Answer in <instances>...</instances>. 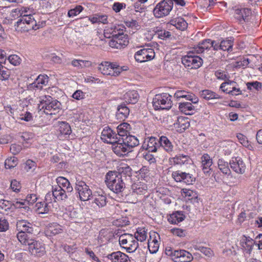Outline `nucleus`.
I'll return each instance as SVG.
<instances>
[{"instance_id":"f257e3e1","label":"nucleus","mask_w":262,"mask_h":262,"mask_svg":"<svg viewBox=\"0 0 262 262\" xmlns=\"http://www.w3.org/2000/svg\"><path fill=\"white\" fill-rule=\"evenodd\" d=\"M139 144V141L136 137L128 135L125 138L119 139L118 143L113 146V150L117 155L123 156L130 152L132 149Z\"/></svg>"},{"instance_id":"f03ea898","label":"nucleus","mask_w":262,"mask_h":262,"mask_svg":"<svg viewBox=\"0 0 262 262\" xmlns=\"http://www.w3.org/2000/svg\"><path fill=\"white\" fill-rule=\"evenodd\" d=\"M124 177L117 171H109L105 175V182L111 190L118 193L122 192L125 187Z\"/></svg>"},{"instance_id":"7ed1b4c3","label":"nucleus","mask_w":262,"mask_h":262,"mask_svg":"<svg viewBox=\"0 0 262 262\" xmlns=\"http://www.w3.org/2000/svg\"><path fill=\"white\" fill-rule=\"evenodd\" d=\"M38 107L43 109L45 114L50 115H56L61 110V103L50 96H45L40 101Z\"/></svg>"},{"instance_id":"20e7f679","label":"nucleus","mask_w":262,"mask_h":262,"mask_svg":"<svg viewBox=\"0 0 262 262\" xmlns=\"http://www.w3.org/2000/svg\"><path fill=\"white\" fill-rule=\"evenodd\" d=\"M98 70L103 75L118 76L121 72L127 70V67H120L116 63L108 61L102 62L98 67Z\"/></svg>"},{"instance_id":"39448f33","label":"nucleus","mask_w":262,"mask_h":262,"mask_svg":"<svg viewBox=\"0 0 262 262\" xmlns=\"http://www.w3.org/2000/svg\"><path fill=\"white\" fill-rule=\"evenodd\" d=\"M171 96L168 93L156 95L153 98L152 104L155 110H169L172 105Z\"/></svg>"},{"instance_id":"423d86ee","label":"nucleus","mask_w":262,"mask_h":262,"mask_svg":"<svg viewBox=\"0 0 262 262\" xmlns=\"http://www.w3.org/2000/svg\"><path fill=\"white\" fill-rule=\"evenodd\" d=\"M119 242L120 246L129 253L135 252L139 246L135 236L130 234L125 233L121 235Z\"/></svg>"},{"instance_id":"0eeeda50","label":"nucleus","mask_w":262,"mask_h":262,"mask_svg":"<svg viewBox=\"0 0 262 262\" xmlns=\"http://www.w3.org/2000/svg\"><path fill=\"white\" fill-rule=\"evenodd\" d=\"M172 7V0H163L157 4L154 9V14L157 18L166 16L169 14Z\"/></svg>"},{"instance_id":"6e6552de","label":"nucleus","mask_w":262,"mask_h":262,"mask_svg":"<svg viewBox=\"0 0 262 262\" xmlns=\"http://www.w3.org/2000/svg\"><path fill=\"white\" fill-rule=\"evenodd\" d=\"M128 43V36L121 32H118L117 35H114L109 41V46L112 48L121 49L126 47Z\"/></svg>"},{"instance_id":"1a4fd4ad","label":"nucleus","mask_w":262,"mask_h":262,"mask_svg":"<svg viewBox=\"0 0 262 262\" xmlns=\"http://www.w3.org/2000/svg\"><path fill=\"white\" fill-rule=\"evenodd\" d=\"M75 189L79 194V199L82 201H86L90 199L93 195L92 190L86 183L82 181H77Z\"/></svg>"},{"instance_id":"9d476101","label":"nucleus","mask_w":262,"mask_h":262,"mask_svg":"<svg viewBox=\"0 0 262 262\" xmlns=\"http://www.w3.org/2000/svg\"><path fill=\"white\" fill-rule=\"evenodd\" d=\"M182 62L186 68L196 69L202 65L203 60L198 56L187 55L182 58Z\"/></svg>"},{"instance_id":"9b49d317","label":"nucleus","mask_w":262,"mask_h":262,"mask_svg":"<svg viewBox=\"0 0 262 262\" xmlns=\"http://www.w3.org/2000/svg\"><path fill=\"white\" fill-rule=\"evenodd\" d=\"M155 52L151 48H144L140 50L135 55V58L140 62H143L150 60L155 57Z\"/></svg>"},{"instance_id":"f8f14e48","label":"nucleus","mask_w":262,"mask_h":262,"mask_svg":"<svg viewBox=\"0 0 262 262\" xmlns=\"http://www.w3.org/2000/svg\"><path fill=\"white\" fill-rule=\"evenodd\" d=\"M101 139L104 142L112 144V147L118 143L119 139L116 132L110 128H104L101 133Z\"/></svg>"},{"instance_id":"ddd939ff","label":"nucleus","mask_w":262,"mask_h":262,"mask_svg":"<svg viewBox=\"0 0 262 262\" xmlns=\"http://www.w3.org/2000/svg\"><path fill=\"white\" fill-rule=\"evenodd\" d=\"M28 246H29V250L32 255L40 256L45 253L43 245L38 241L32 239V241H30V243Z\"/></svg>"},{"instance_id":"4468645a","label":"nucleus","mask_w":262,"mask_h":262,"mask_svg":"<svg viewBox=\"0 0 262 262\" xmlns=\"http://www.w3.org/2000/svg\"><path fill=\"white\" fill-rule=\"evenodd\" d=\"M231 168L238 174H243L245 172L246 165L241 158H232L230 161Z\"/></svg>"},{"instance_id":"2eb2a0df","label":"nucleus","mask_w":262,"mask_h":262,"mask_svg":"<svg viewBox=\"0 0 262 262\" xmlns=\"http://www.w3.org/2000/svg\"><path fill=\"white\" fill-rule=\"evenodd\" d=\"M142 147L149 152H155L160 147L159 139L153 137L148 138L145 140Z\"/></svg>"},{"instance_id":"dca6fc26","label":"nucleus","mask_w":262,"mask_h":262,"mask_svg":"<svg viewBox=\"0 0 262 262\" xmlns=\"http://www.w3.org/2000/svg\"><path fill=\"white\" fill-rule=\"evenodd\" d=\"M93 198L92 204H95L99 208L105 206L107 203L106 194L102 190L94 192L92 196Z\"/></svg>"},{"instance_id":"f3484780","label":"nucleus","mask_w":262,"mask_h":262,"mask_svg":"<svg viewBox=\"0 0 262 262\" xmlns=\"http://www.w3.org/2000/svg\"><path fill=\"white\" fill-rule=\"evenodd\" d=\"M105 258L111 262H130L128 256L120 251L109 254L105 256Z\"/></svg>"},{"instance_id":"a211bd4d","label":"nucleus","mask_w":262,"mask_h":262,"mask_svg":"<svg viewBox=\"0 0 262 262\" xmlns=\"http://www.w3.org/2000/svg\"><path fill=\"white\" fill-rule=\"evenodd\" d=\"M172 254L178 262H189L193 258L191 253L184 250H175Z\"/></svg>"},{"instance_id":"6ab92c4d","label":"nucleus","mask_w":262,"mask_h":262,"mask_svg":"<svg viewBox=\"0 0 262 262\" xmlns=\"http://www.w3.org/2000/svg\"><path fill=\"white\" fill-rule=\"evenodd\" d=\"M16 228L18 231L28 233H32L34 230L33 225L27 220H19L16 223Z\"/></svg>"},{"instance_id":"aec40b11","label":"nucleus","mask_w":262,"mask_h":262,"mask_svg":"<svg viewBox=\"0 0 262 262\" xmlns=\"http://www.w3.org/2000/svg\"><path fill=\"white\" fill-rule=\"evenodd\" d=\"M174 96L177 99L185 98L194 104L197 103L199 101V98L194 95L185 91H177L174 93Z\"/></svg>"},{"instance_id":"412c9836","label":"nucleus","mask_w":262,"mask_h":262,"mask_svg":"<svg viewBox=\"0 0 262 262\" xmlns=\"http://www.w3.org/2000/svg\"><path fill=\"white\" fill-rule=\"evenodd\" d=\"M251 14V10L248 8H241L235 10V17L240 21H248Z\"/></svg>"},{"instance_id":"4be33fe9","label":"nucleus","mask_w":262,"mask_h":262,"mask_svg":"<svg viewBox=\"0 0 262 262\" xmlns=\"http://www.w3.org/2000/svg\"><path fill=\"white\" fill-rule=\"evenodd\" d=\"M48 77L47 75H39L34 82L29 85L30 89H41L43 85H46L48 82Z\"/></svg>"},{"instance_id":"5701e85b","label":"nucleus","mask_w":262,"mask_h":262,"mask_svg":"<svg viewBox=\"0 0 262 262\" xmlns=\"http://www.w3.org/2000/svg\"><path fill=\"white\" fill-rule=\"evenodd\" d=\"M171 163L174 164L184 165V164H191L192 161L188 155H176L174 157L170 159Z\"/></svg>"},{"instance_id":"b1692460","label":"nucleus","mask_w":262,"mask_h":262,"mask_svg":"<svg viewBox=\"0 0 262 262\" xmlns=\"http://www.w3.org/2000/svg\"><path fill=\"white\" fill-rule=\"evenodd\" d=\"M67 190L60 186L52 187V194L56 201L64 200L68 198Z\"/></svg>"},{"instance_id":"393cba45","label":"nucleus","mask_w":262,"mask_h":262,"mask_svg":"<svg viewBox=\"0 0 262 262\" xmlns=\"http://www.w3.org/2000/svg\"><path fill=\"white\" fill-rule=\"evenodd\" d=\"M202 169L205 173H208L211 170L212 160L208 154H204L201 157Z\"/></svg>"},{"instance_id":"a878e982","label":"nucleus","mask_w":262,"mask_h":262,"mask_svg":"<svg viewBox=\"0 0 262 262\" xmlns=\"http://www.w3.org/2000/svg\"><path fill=\"white\" fill-rule=\"evenodd\" d=\"M130 129V125L127 123H123L119 124L117 127V136L118 139L125 138L127 135Z\"/></svg>"},{"instance_id":"bb28decb","label":"nucleus","mask_w":262,"mask_h":262,"mask_svg":"<svg viewBox=\"0 0 262 262\" xmlns=\"http://www.w3.org/2000/svg\"><path fill=\"white\" fill-rule=\"evenodd\" d=\"M138 98L139 95L135 91H128L124 95V99L128 103L135 104Z\"/></svg>"},{"instance_id":"cd10ccee","label":"nucleus","mask_w":262,"mask_h":262,"mask_svg":"<svg viewBox=\"0 0 262 262\" xmlns=\"http://www.w3.org/2000/svg\"><path fill=\"white\" fill-rule=\"evenodd\" d=\"M56 182L58 185L56 186H60V187H63L67 190V192H71L72 191L73 187L71 185L68 179L64 177H59L56 179Z\"/></svg>"},{"instance_id":"c85d7f7f","label":"nucleus","mask_w":262,"mask_h":262,"mask_svg":"<svg viewBox=\"0 0 262 262\" xmlns=\"http://www.w3.org/2000/svg\"><path fill=\"white\" fill-rule=\"evenodd\" d=\"M171 25L177 29L183 31L187 28L188 24L182 17H177L170 20Z\"/></svg>"},{"instance_id":"c756f323","label":"nucleus","mask_w":262,"mask_h":262,"mask_svg":"<svg viewBox=\"0 0 262 262\" xmlns=\"http://www.w3.org/2000/svg\"><path fill=\"white\" fill-rule=\"evenodd\" d=\"M180 111L186 115H191L194 110V106L190 102H181L179 103Z\"/></svg>"},{"instance_id":"7c9ffc66","label":"nucleus","mask_w":262,"mask_h":262,"mask_svg":"<svg viewBox=\"0 0 262 262\" xmlns=\"http://www.w3.org/2000/svg\"><path fill=\"white\" fill-rule=\"evenodd\" d=\"M160 145L168 153L172 152L173 146L169 140L165 136H162L159 139Z\"/></svg>"},{"instance_id":"2f4dec72","label":"nucleus","mask_w":262,"mask_h":262,"mask_svg":"<svg viewBox=\"0 0 262 262\" xmlns=\"http://www.w3.org/2000/svg\"><path fill=\"white\" fill-rule=\"evenodd\" d=\"M211 39H205L194 48V51L198 54L203 53L205 50H207L211 47Z\"/></svg>"},{"instance_id":"473e14b6","label":"nucleus","mask_w":262,"mask_h":262,"mask_svg":"<svg viewBox=\"0 0 262 262\" xmlns=\"http://www.w3.org/2000/svg\"><path fill=\"white\" fill-rule=\"evenodd\" d=\"M185 215L181 212L177 211L172 213L168 219V221L171 224H177L183 221Z\"/></svg>"},{"instance_id":"72a5a7b5","label":"nucleus","mask_w":262,"mask_h":262,"mask_svg":"<svg viewBox=\"0 0 262 262\" xmlns=\"http://www.w3.org/2000/svg\"><path fill=\"white\" fill-rule=\"evenodd\" d=\"M129 113V108L124 104H121L118 106L116 116L120 119H124L126 118Z\"/></svg>"},{"instance_id":"f704fd0d","label":"nucleus","mask_w":262,"mask_h":262,"mask_svg":"<svg viewBox=\"0 0 262 262\" xmlns=\"http://www.w3.org/2000/svg\"><path fill=\"white\" fill-rule=\"evenodd\" d=\"M15 30L17 32H28L30 30L33 29V26H28L27 24L23 21L21 19H19L15 25Z\"/></svg>"},{"instance_id":"c9c22d12","label":"nucleus","mask_w":262,"mask_h":262,"mask_svg":"<svg viewBox=\"0 0 262 262\" xmlns=\"http://www.w3.org/2000/svg\"><path fill=\"white\" fill-rule=\"evenodd\" d=\"M234 84H235L234 81L228 80V81L222 83L220 88L223 92L234 95V94H233L232 86H233Z\"/></svg>"},{"instance_id":"e433bc0d","label":"nucleus","mask_w":262,"mask_h":262,"mask_svg":"<svg viewBox=\"0 0 262 262\" xmlns=\"http://www.w3.org/2000/svg\"><path fill=\"white\" fill-rule=\"evenodd\" d=\"M176 127L180 128V130H185L190 125L189 122L187 118L183 117H178L177 121L174 123Z\"/></svg>"},{"instance_id":"4c0bfd02","label":"nucleus","mask_w":262,"mask_h":262,"mask_svg":"<svg viewBox=\"0 0 262 262\" xmlns=\"http://www.w3.org/2000/svg\"><path fill=\"white\" fill-rule=\"evenodd\" d=\"M147 233L144 228H139L135 233L134 236L136 240L140 242H143L146 240L147 237Z\"/></svg>"},{"instance_id":"58836bf2","label":"nucleus","mask_w":262,"mask_h":262,"mask_svg":"<svg viewBox=\"0 0 262 262\" xmlns=\"http://www.w3.org/2000/svg\"><path fill=\"white\" fill-rule=\"evenodd\" d=\"M119 26H112L111 27L104 30V35L106 38H110L114 37V35H117L118 32H121Z\"/></svg>"},{"instance_id":"ea45409f","label":"nucleus","mask_w":262,"mask_h":262,"mask_svg":"<svg viewBox=\"0 0 262 262\" xmlns=\"http://www.w3.org/2000/svg\"><path fill=\"white\" fill-rule=\"evenodd\" d=\"M146 187L140 182L135 183L132 185L133 192L137 194H144L146 191Z\"/></svg>"},{"instance_id":"a19ab883","label":"nucleus","mask_w":262,"mask_h":262,"mask_svg":"<svg viewBox=\"0 0 262 262\" xmlns=\"http://www.w3.org/2000/svg\"><path fill=\"white\" fill-rule=\"evenodd\" d=\"M201 96L206 100L221 98L220 95L208 90L202 91L201 92Z\"/></svg>"},{"instance_id":"79ce46f5","label":"nucleus","mask_w":262,"mask_h":262,"mask_svg":"<svg viewBox=\"0 0 262 262\" xmlns=\"http://www.w3.org/2000/svg\"><path fill=\"white\" fill-rule=\"evenodd\" d=\"M59 131L62 135H70L71 132L70 125L66 122H60L59 123Z\"/></svg>"},{"instance_id":"37998d69","label":"nucleus","mask_w":262,"mask_h":262,"mask_svg":"<svg viewBox=\"0 0 262 262\" xmlns=\"http://www.w3.org/2000/svg\"><path fill=\"white\" fill-rule=\"evenodd\" d=\"M72 65L78 69L90 67L91 65L90 61L83 60L74 59L71 62Z\"/></svg>"},{"instance_id":"c03bdc74","label":"nucleus","mask_w":262,"mask_h":262,"mask_svg":"<svg viewBox=\"0 0 262 262\" xmlns=\"http://www.w3.org/2000/svg\"><path fill=\"white\" fill-rule=\"evenodd\" d=\"M0 207L6 212H12L14 211V207L12 205V202L7 200H0Z\"/></svg>"},{"instance_id":"a18cd8bd","label":"nucleus","mask_w":262,"mask_h":262,"mask_svg":"<svg viewBox=\"0 0 262 262\" xmlns=\"http://www.w3.org/2000/svg\"><path fill=\"white\" fill-rule=\"evenodd\" d=\"M254 244V242L252 238L244 236V239H243V247L246 250L248 251L249 253H250L253 248Z\"/></svg>"},{"instance_id":"49530a36","label":"nucleus","mask_w":262,"mask_h":262,"mask_svg":"<svg viewBox=\"0 0 262 262\" xmlns=\"http://www.w3.org/2000/svg\"><path fill=\"white\" fill-rule=\"evenodd\" d=\"M17 238L18 240L23 245H28L30 243V241H32V238L28 237L26 232L19 231L17 234Z\"/></svg>"},{"instance_id":"de8ad7c7","label":"nucleus","mask_w":262,"mask_h":262,"mask_svg":"<svg viewBox=\"0 0 262 262\" xmlns=\"http://www.w3.org/2000/svg\"><path fill=\"white\" fill-rule=\"evenodd\" d=\"M233 47V40L228 39L223 40L220 42V49L223 51H232Z\"/></svg>"},{"instance_id":"09e8293b","label":"nucleus","mask_w":262,"mask_h":262,"mask_svg":"<svg viewBox=\"0 0 262 262\" xmlns=\"http://www.w3.org/2000/svg\"><path fill=\"white\" fill-rule=\"evenodd\" d=\"M218 166L220 170L224 174H229L230 170L229 168L228 163L222 159H219L218 161Z\"/></svg>"},{"instance_id":"8fccbe9b","label":"nucleus","mask_w":262,"mask_h":262,"mask_svg":"<svg viewBox=\"0 0 262 262\" xmlns=\"http://www.w3.org/2000/svg\"><path fill=\"white\" fill-rule=\"evenodd\" d=\"M148 249L151 253H156L159 247L158 242L156 239H153L151 241L148 242Z\"/></svg>"},{"instance_id":"3c124183","label":"nucleus","mask_w":262,"mask_h":262,"mask_svg":"<svg viewBox=\"0 0 262 262\" xmlns=\"http://www.w3.org/2000/svg\"><path fill=\"white\" fill-rule=\"evenodd\" d=\"M17 159L13 157L6 160L5 166L6 168L11 169L15 167L17 165Z\"/></svg>"},{"instance_id":"603ef678","label":"nucleus","mask_w":262,"mask_h":262,"mask_svg":"<svg viewBox=\"0 0 262 262\" xmlns=\"http://www.w3.org/2000/svg\"><path fill=\"white\" fill-rule=\"evenodd\" d=\"M37 205L38 209L40 213H47L50 209L51 205L45 201L43 203L40 202Z\"/></svg>"},{"instance_id":"864d4df0","label":"nucleus","mask_w":262,"mask_h":262,"mask_svg":"<svg viewBox=\"0 0 262 262\" xmlns=\"http://www.w3.org/2000/svg\"><path fill=\"white\" fill-rule=\"evenodd\" d=\"M9 223L5 217L0 216V232H5L9 229Z\"/></svg>"},{"instance_id":"5fc2aeb1","label":"nucleus","mask_w":262,"mask_h":262,"mask_svg":"<svg viewBox=\"0 0 262 262\" xmlns=\"http://www.w3.org/2000/svg\"><path fill=\"white\" fill-rule=\"evenodd\" d=\"M214 75L217 79L222 80H229V76L227 72L221 70L215 71Z\"/></svg>"},{"instance_id":"6e6d98bb","label":"nucleus","mask_w":262,"mask_h":262,"mask_svg":"<svg viewBox=\"0 0 262 262\" xmlns=\"http://www.w3.org/2000/svg\"><path fill=\"white\" fill-rule=\"evenodd\" d=\"M23 20V21L25 22L27 26H33V29H34V25L36 23L34 18L32 17V16L31 15L24 14V16L20 18Z\"/></svg>"},{"instance_id":"4d7b16f0","label":"nucleus","mask_w":262,"mask_h":262,"mask_svg":"<svg viewBox=\"0 0 262 262\" xmlns=\"http://www.w3.org/2000/svg\"><path fill=\"white\" fill-rule=\"evenodd\" d=\"M184 175L185 172H182L180 170L173 171L172 173V178L177 182H183Z\"/></svg>"},{"instance_id":"13d9d810","label":"nucleus","mask_w":262,"mask_h":262,"mask_svg":"<svg viewBox=\"0 0 262 262\" xmlns=\"http://www.w3.org/2000/svg\"><path fill=\"white\" fill-rule=\"evenodd\" d=\"M247 89L250 90L255 89L256 91H259L261 89V83L258 81H253L251 82H247L246 83Z\"/></svg>"},{"instance_id":"bf43d9fd","label":"nucleus","mask_w":262,"mask_h":262,"mask_svg":"<svg viewBox=\"0 0 262 262\" xmlns=\"http://www.w3.org/2000/svg\"><path fill=\"white\" fill-rule=\"evenodd\" d=\"M48 230L50 232V233L53 235H56L60 233L62 231V229L60 228V226L59 225L53 224H52L48 228Z\"/></svg>"},{"instance_id":"052dcab7","label":"nucleus","mask_w":262,"mask_h":262,"mask_svg":"<svg viewBox=\"0 0 262 262\" xmlns=\"http://www.w3.org/2000/svg\"><path fill=\"white\" fill-rule=\"evenodd\" d=\"M9 61L14 66H17L20 63L21 59L17 55H11L8 58Z\"/></svg>"},{"instance_id":"680f3d73","label":"nucleus","mask_w":262,"mask_h":262,"mask_svg":"<svg viewBox=\"0 0 262 262\" xmlns=\"http://www.w3.org/2000/svg\"><path fill=\"white\" fill-rule=\"evenodd\" d=\"M83 8L81 6H77L75 8L71 9L68 12V16L69 17L75 16L79 14L82 10Z\"/></svg>"},{"instance_id":"e2e57ef3","label":"nucleus","mask_w":262,"mask_h":262,"mask_svg":"<svg viewBox=\"0 0 262 262\" xmlns=\"http://www.w3.org/2000/svg\"><path fill=\"white\" fill-rule=\"evenodd\" d=\"M171 232L174 235L179 237H184L186 235L185 230L180 228H173L171 229Z\"/></svg>"},{"instance_id":"0e129e2a","label":"nucleus","mask_w":262,"mask_h":262,"mask_svg":"<svg viewBox=\"0 0 262 262\" xmlns=\"http://www.w3.org/2000/svg\"><path fill=\"white\" fill-rule=\"evenodd\" d=\"M158 37L161 39H164V38H168L170 35V33L165 30H158L156 31Z\"/></svg>"},{"instance_id":"69168bd1","label":"nucleus","mask_w":262,"mask_h":262,"mask_svg":"<svg viewBox=\"0 0 262 262\" xmlns=\"http://www.w3.org/2000/svg\"><path fill=\"white\" fill-rule=\"evenodd\" d=\"M36 167V165L35 162L31 160H28L26 162L25 168L28 171L35 169Z\"/></svg>"},{"instance_id":"338daca9","label":"nucleus","mask_w":262,"mask_h":262,"mask_svg":"<svg viewBox=\"0 0 262 262\" xmlns=\"http://www.w3.org/2000/svg\"><path fill=\"white\" fill-rule=\"evenodd\" d=\"M195 181V178L192 176V174L189 173H187L185 172L184 178L183 180V182L187 184H192Z\"/></svg>"},{"instance_id":"774afa93","label":"nucleus","mask_w":262,"mask_h":262,"mask_svg":"<svg viewBox=\"0 0 262 262\" xmlns=\"http://www.w3.org/2000/svg\"><path fill=\"white\" fill-rule=\"evenodd\" d=\"M11 188L14 191L18 192L21 188L20 184L16 180H13L11 182Z\"/></svg>"}]
</instances>
